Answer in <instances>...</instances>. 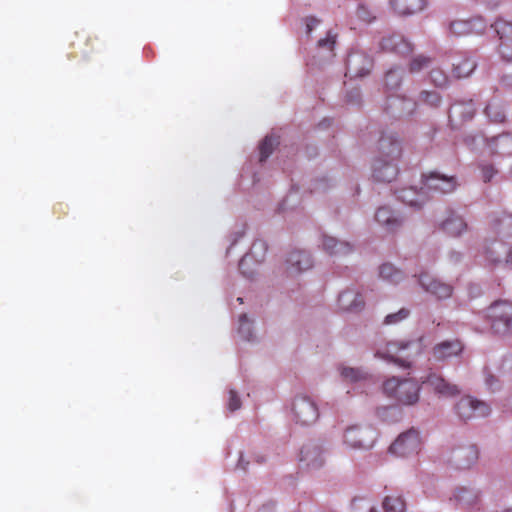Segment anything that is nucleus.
Listing matches in <instances>:
<instances>
[{"label":"nucleus","instance_id":"41","mask_svg":"<svg viewBox=\"0 0 512 512\" xmlns=\"http://www.w3.org/2000/svg\"><path fill=\"white\" fill-rule=\"evenodd\" d=\"M385 86L388 89H395L401 83V75L397 69H390L385 75Z\"/></svg>","mask_w":512,"mask_h":512},{"label":"nucleus","instance_id":"7","mask_svg":"<svg viewBox=\"0 0 512 512\" xmlns=\"http://www.w3.org/2000/svg\"><path fill=\"white\" fill-rule=\"evenodd\" d=\"M421 446L419 433L415 429H410L398 436L391 444L389 450L392 454L400 457H406L418 453Z\"/></svg>","mask_w":512,"mask_h":512},{"label":"nucleus","instance_id":"31","mask_svg":"<svg viewBox=\"0 0 512 512\" xmlns=\"http://www.w3.org/2000/svg\"><path fill=\"white\" fill-rule=\"evenodd\" d=\"M484 113L493 123H503L506 120L504 106L497 98H493L488 102L484 109Z\"/></svg>","mask_w":512,"mask_h":512},{"label":"nucleus","instance_id":"2","mask_svg":"<svg viewBox=\"0 0 512 512\" xmlns=\"http://www.w3.org/2000/svg\"><path fill=\"white\" fill-rule=\"evenodd\" d=\"M424 349L423 337L388 342L383 349H378L376 357L394 362L404 368H410L412 362Z\"/></svg>","mask_w":512,"mask_h":512},{"label":"nucleus","instance_id":"48","mask_svg":"<svg viewBox=\"0 0 512 512\" xmlns=\"http://www.w3.org/2000/svg\"><path fill=\"white\" fill-rule=\"evenodd\" d=\"M481 178L484 182H489L494 175L497 174V170L490 164H483L480 166Z\"/></svg>","mask_w":512,"mask_h":512},{"label":"nucleus","instance_id":"8","mask_svg":"<svg viewBox=\"0 0 512 512\" xmlns=\"http://www.w3.org/2000/svg\"><path fill=\"white\" fill-rule=\"evenodd\" d=\"M456 413L463 420H470L475 417H486L490 414V406L470 396L462 397L456 404Z\"/></svg>","mask_w":512,"mask_h":512},{"label":"nucleus","instance_id":"9","mask_svg":"<svg viewBox=\"0 0 512 512\" xmlns=\"http://www.w3.org/2000/svg\"><path fill=\"white\" fill-rule=\"evenodd\" d=\"M292 411L295 420L302 425L313 424L319 417L318 407L306 396H298L294 399Z\"/></svg>","mask_w":512,"mask_h":512},{"label":"nucleus","instance_id":"22","mask_svg":"<svg viewBox=\"0 0 512 512\" xmlns=\"http://www.w3.org/2000/svg\"><path fill=\"white\" fill-rule=\"evenodd\" d=\"M365 306L362 295L353 290L343 291L338 297V307L344 312H359Z\"/></svg>","mask_w":512,"mask_h":512},{"label":"nucleus","instance_id":"26","mask_svg":"<svg viewBox=\"0 0 512 512\" xmlns=\"http://www.w3.org/2000/svg\"><path fill=\"white\" fill-rule=\"evenodd\" d=\"M427 191L423 185L420 190L414 187L403 188L398 192L397 198L408 206L421 207L426 201Z\"/></svg>","mask_w":512,"mask_h":512},{"label":"nucleus","instance_id":"36","mask_svg":"<svg viewBox=\"0 0 512 512\" xmlns=\"http://www.w3.org/2000/svg\"><path fill=\"white\" fill-rule=\"evenodd\" d=\"M355 15L366 24H370L376 19V12L365 4L358 5Z\"/></svg>","mask_w":512,"mask_h":512},{"label":"nucleus","instance_id":"34","mask_svg":"<svg viewBox=\"0 0 512 512\" xmlns=\"http://www.w3.org/2000/svg\"><path fill=\"white\" fill-rule=\"evenodd\" d=\"M383 509L384 512H405L406 504L401 496H386Z\"/></svg>","mask_w":512,"mask_h":512},{"label":"nucleus","instance_id":"28","mask_svg":"<svg viewBox=\"0 0 512 512\" xmlns=\"http://www.w3.org/2000/svg\"><path fill=\"white\" fill-rule=\"evenodd\" d=\"M441 229L451 236H459L467 230V223L455 212H449L447 218L441 223Z\"/></svg>","mask_w":512,"mask_h":512},{"label":"nucleus","instance_id":"38","mask_svg":"<svg viewBox=\"0 0 512 512\" xmlns=\"http://www.w3.org/2000/svg\"><path fill=\"white\" fill-rule=\"evenodd\" d=\"M437 288L425 290L426 292L434 295L438 299L449 298L453 293V287L450 284L444 282H437Z\"/></svg>","mask_w":512,"mask_h":512},{"label":"nucleus","instance_id":"10","mask_svg":"<svg viewBox=\"0 0 512 512\" xmlns=\"http://www.w3.org/2000/svg\"><path fill=\"white\" fill-rule=\"evenodd\" d=\"M324 464V450L317 442H309L302 446L299 454V465L303 469H318Z\"/></svg>","mask_w":512,"mask_h":512},{"label":"nucleus","instance_id":"44","mask_svg":"<svg viewBox=\"0 0 512 512\" xmlns=\"http://www.w3.org/2000/svg\"><path fill=\"white\" fill-rule=\"evenodd\" d=\"M238 331L245 340L251 339V323L246 314H242L239 318Z\"/></svg>","mask_w":512,"mask_h":512},{"label":"nucleus","instance_id":"1","mask_svg":"<svg viewBox=\"0 0 512 512\" xmlns=\"http://www.w3.org/2000/svg\"><path fill=\"white\" fill-rule=\"evenodd\" d=\"M379 156L373 164V177L378 182H391L398 174L396 161L402 149L394 135H382L378 142Z\"/></svg>","mask_w":512,"mask_h":512},{"label":"nucleus","instance_id":"33","mask_svg":"<svg viewBox=\"0 0 512 512\" xmlns=\"http://www.w3.org/2000/svg\"><path fill=\"white\" fill-rule=\"evenodd\" d=\"M379 276L392 284H398L403 280L404 274L390 263H384L379 268Z\"/></svg>","mask_w":512,"mask_h":512},{"label":"nucleus","instance_id":"14","mask_svg":"<svg viewBox=\"0 0 512 512\" xmlns=\"http://www.w3.org/2000/svg\"><path fill=\"white\" fill-rule=\"evenodd\" d=\"M423 183L427 194L432 191L443 194L451 193L456 189L457 186L455 177H447L437 172L430 173L428 176H426Z\"/></svg>","mask_w":512,"mask_h":512},{"label":"nucleus","instance_id":"20","mask_svg":"<svg viewBox=\"0 0 512 512\" xmlns=\"http://www.w3.org/2000/svg\"><path fill=\"white\" fill-rule=\"evenodd\" d=\"M287 273L291 276L312 267V259L308 253L302 250H294L289 253L286 260Z\"/></svg>","mask_w":512,"mask_h":512},{"label":"nucleus","instance_id":"42","mask_svg":"<svg viewBox=\"0 0 512 512\" xmlns=\"http://www.w3.org/2000/svg\"><path fill=\"white\" fill-rule=\"evenodd\" d=\"M431 59L425 56H417L413 58V60L410 63L409 71L411 73H417L421 71L423 68H426L430 65Z\"/></svg>","mask_w":512,"mask_h":512},{"label":"nucleus","instance_id":"43","mask_svg":"<svg viewBox=\"0 0 512 512\" xmlns=\"http://www.w3.org/2000/svg\"><path fill=\"white\" fill-rule=\"evenodd\" d=\"M419 284L424 290H430L433 288H437V282H441L439 279L433 277L427 272L421 273L419 275Z\"/></svg>","mask_w":512,"mask_h":512},{"label":"nucleus","instance_id":"45","mask_svg":"<svg viewBox=\"0 0 512 512\" xmlns=\"http://www.w3.org/2000/svg\"><path fill=\"white\" fill-rule=\"evenodd\" d=\"M336 37V34H334L332 31H329L325 38H322L318 41L317 45L319 48H324L332 52L336 44Z\"/></svg>","mask_w":512,"mask_h":512},{"label":"nucleus","instance_id":"40","mask_svg":"<svg viewBox=\"0 0 512 512\" xmlns=\"http://www.w3.org/2000/svg\"><path fill=\"white\" fill-rule=\"evenodd\" d=\"M410 315V310L407 308H401L399 311L395 313L388 314L384 319V324L386 325H395L403 320L407 319Z\"/></svg>","mask_w":512,"mask_h":512},{"label":"nucleus","instance_id":"30","mask_svg":"<svg viewBox=\"0 0 512 512\" xmlns=\"http://www.w3.org/2000/svg\"><path fill=\"white\" fill-rule=\"evenodd\" d=\"M452 73L457 78L469 76L476 68L475 61L465 55H458L452 60Z\"/></svg>","mask_w":512,"mask_h":512},{"label":"nucleus","instance_id":"49","mask_svg":"<svg viewBox=\"0 0 512 512\" xmlns=\"http://www.w3.org/2000/svg\"><path fill=\"white\" fill-rule=\"evenodd\" d=\"M241 407V400L235 390L229 391L228 409L231 412L236 411Z\"/></svg>","mask_w":512,"mask_h":512},{"label":"nucleus","instance_id":"55","mask_svg":"<svg viewBox=\"0 0 512 512\" xmlns=\"http://www.w3.org/2000/svg\"><path fill=\"white\" fill-rule=\"evenodd\" d=\"M506 512H512V509H510V510H508V511H506Z\"/></svg>","mask_w":512,"mask_h":512},{"label":"nucleus","instance_id":"46","mask_svg":"<svg viewBox=\"0 0 512 512\" xmlns=\"http://www.w3.org/2000/svg\"><path fill=\"white\" fill-rule=\"evenodd\" d=\"M431 81L438 87H443L448 82V77L440 69H433L430 72Z\"/></svg>","mask_w":512,"mask_h":512},{"label":"nucleus","instance_id":"51","mask_svg":"<svg viewBox=\"0 0 512 512\" xmlns=\"http://www.w3.org/2000/svg\"><path fill=\"white\" fill-rule=\"evenodd\" d=\"M318 24H319L318 19H316L314 17H308L306 19L307 32L310 33Z\"/></svg>","mask_w":512,"mask_h":512},{"label":"nucleus","instance_id":"17","mask_svg":"<svg viewBox=\"0 0 512 512\" xmlns=\"http://www.w3.org/2000/svg\"><path fill=\"white\" fill-rule=\"evenodd\" d=\"M450 501L454 503L457 509L469 511L479 502V494L472 488L458 487Z\"/></svg>","mask_w":512,"mask_h":512},{"label":"nucleus","instance_id":"4","mask_svg":"<svg viewBox=\"0 0 512 512\" xmlns=\"http://www.w3.org/2000/svg\"><path fill=\"white\" fill-rule=\"evenodd\" d=\"M491 327L497 334H512V302L508 300L495 301L488 310Z\"/></svg>","mask_w":512,"mask_h":512},{"label":"nucleus","instance_id":"13","mask_svg":"<svg viewBox=\"0 0 512 512\" xmlns=\"http://www.w3.org/2000/svg\"><path fill=\"white\" fill-rule=\"evenodd\" d=\"M478 459V449L475 445H463L451 451L449 462L456 469H469Z\"/></svg>","mask_w":512,"mask_h":512},{"label":"nucleus","instance_id":"37","mask_svg":"<svg viewBox=\"0 0 512 512\" xmlns=\"http://www.w3.org/2000/svg\"><path fill=\"white\" fill-rule=\"evenodd\" d=\"M341 376L350 382H358L360 380H365L367 378V374L360 369L344 367L341 370Z\"/></svg>","mask_w":512,"mask_h":512},{"label":"nucleus","instance_id":"50","mask_svg":"<svg viewBox=\"0 0 512 512\" xmlns=\"http://www.w3.org/2000/svg\"><path fill=\"white\" fill-rule=\"evenodd\" d=\"M485 383L487 387L494 391L499 387L498 379H496L492 374H487L485 377Z\"/></svg>","mask_w":512,"mask_h":512},{"label":"nucleus","instance_id":"15","mask_svg":"<svg viewBox=\"0 0 512 512\" xmlns=\"http://www.w3.org/2000/svg\"><path fill=\"white\" fill-rule=\"evenodd\" d=\"M485 30V23L482 18L469 20H454L449 25V31L454 36H466L473 33H482Z\"/></svg>","mask_w":512,"mask_h":512},{"label":"nucleus","instance_id":"23","mask_svg":"<svg viewBox=\"0 0 512 512\" xmlns=\"http://www.w3.org/2000/svg\"><path fill=\"white\" fill-rule=\"evenodd\" d=\"M475 114V106L472 100L456 102L449 109V120L454 125L471 120Z\"/></svg>","mask_w":512,"mask_h":512},{"label":"nucleus","instance_id":"5","mask_svg":"<svg viewBox=\"0 0 512 512\" xmlns=\"http://www.w3.org/2000/svg\"><path fill=\"white\" fill-rule=\"evenodd\" d=\"M482 254L488 265L510 267L512 264V249L503 241L486 240Z\"/></svg>","mask_w":512,"mask_h":512},{"label":"nucleus","instance_id":"12","mask_svg":"<svg viewBox=\"0 0 512 512\" xmlns=\"http://www.w3.org/2000/svg\"><path fill=\"white\" fill-rule=\"evenodd\" d=\"M493 27L500 39L498 49L502 59L512 63V22L499 19Z\"/></svg>","mask_w":512,"mask_h":512},{"label":"nucleus","instance_id":"32","mask_svg":"<svg viewBox=\"0 0 512 512\" xmlns=\"http://www.w3.org/2000/svg\"><path fill=\"white\" fill-rule=\"evenodd\" d=\"M493 230L503 237H512V214L503 213L492 220Z\"/></svg>","mask_w":512,"mask_h":512},{"label":"nucleus","instance_id":"19","mask_svg":"<svg viewBox=\"0 0 512 512\" xmlns=\"http://www.w3.org/2000/svg\"><path fill=\"white\" fill-rule=\"evenodd\" d=\"M375 220L388 232H394L403 224V218L389 206H381L375 213Z\"/></svg>","mask_w":512,"mask_h":512},{"label":"nucleus","instance_id":"39","mask_svg":"<svg viewBox=\"0 0 512 512\" xmlns=\"http://www.w3.org/2000/svg\"><path fill=\"white\" fill-rule=\"evenodd\" d=\"M78 38V44H83L84 47H80V50L83 55H87L89 52L93 50V42L96 40V37H92L86 32L76 33Z\"/></svg>","mask_w":512,"mask_h":512},{"label":"nucleus","instance_id":"35","mask_svg":"<svg viewBox=\"0 0 512 512\" xmlns=\"http://www.w3.org/2000/svg\"><path fill=\"white\" fill-rule=\"evenodd\" d=\"M278 144V139L273 136H266L259 146L260 161L264 162L273 152Z\"/></svg>","mask_w":512,"mask_h":512},{"label":"nucleus","instance_id":"27","mask_svg":"<svg viewBox=\"0 0 512 512\" xmlns=\"http://www.w3.org/2000/svg\"><path fill=\"white\" fill-rule=\"evenodd\" d=\"M322 249L331 256H344L352 251L348 242L340 241L332 236L323 235Z\"/></svg>","mask_w":512,"mask_h":512},{"label":"nucleus","instance_id":"18","mask_svg":"<svg viewBox=\"0 0 512 512\" xmlns=\"http://www.w3.org/2000/svg\"><path fill=\"white\" fill-rule=\"evenodd\" d=\"M463 348L464 346L459 339L445 340L433 347L432 355L436 361H445L460 355Z\"/></svg>","mask_w":512,"mask_h":512},{"label":"nucleus","instance_id":"54","mask_svg":"<svg viewBox=\"0 0 512 512\" xmlns=\"http://www.w3.org/2000/svg\"><path fill=\"white\" fill-rule=\"evenodd\" d=\"M366 509L368 510V512H377L375 507L371 506L370 504H366Z\"/></svg>","mask_w":512,"mask_h":512},{"label":"nucleus","instance_id":"24","mask_svg":"<svg viewBox=\"0 0 512 512\" xmlns=\"http://www.w3.org/2000/svg\"><path fill=\"white\" fill-rule=\"evenodd\" d=\"M489 155L512 156V135L502 134L491 138L486 143Z\"/></svg>","mask_w":512,"mask_h":512},{"label":"nucleus","instance_id":"29","mask_svg":"<svg viewBox=\"0 0 512 512\" xmlns=\"http://www.w3.org/2000/svg\"><path fill=\"white\" fill-rule=\"evenodd\" d=\"M393 10L402 16L422 11L426 5L425 0H390Z\"/></svg>","mask_w":512,"mask_h":512},{"label":"nucleus","instance_id":"52","mask_svg":"<svg viewBox=\"0 0 512 512\" xmlns=\"http://www.w3.org/2000/svg\"><path fill=\"white\" fill-rule=\"evenodd\" d=\"M500 86L502 89H508L512 87V76H504L500 80Z\"/></svg>","mask_w":512,"mask_h":512},{"label":"nucleus","instance_id":"6","mask_svg":"<svg viewBox=\"0 0 512 512\" xmlns=\"http://www.w3.org/2000/svg\"><path fill=\"white\" fill-rule=\"evenodd\" d=\"M375 429L367 425H353L344 432V443L353 449H370L376 441Z\"/></svg>","mask_w":512,"mask_h":512},{"label":"nucleus","instance_id":"11","mask_svg":"<svg viewBox=\"0 0 512 512\" xmlns=\"http://www.w3.org/2000/svg\"><path fill=\"white\" fill-rule=\"evenodd\" d=\"M373 66L372 58L364 52H351L346 60V76L363 77L369 74Z\"/></svg>","mask_w":512,"mask_h":512},{"label":"nucleus","instance_id":"53","mask_svg":"<svg viewBox=\"0 0 512 512\" xmlns=\"http://www.w3.org/2000/svg\"><path fill=\"white\" fill-rule=\"evenodd\" d=\"M248 465V462H244L243 457L241 456L238 462V467H240L243 470H246V466Z\"/></svg>","mask_w":512,"mask_h":512},{"label":"nucleus","instance_id":"25","mask_svg":"<svg viewBox=\"0 0 512 512\" xmlns=\"http://www.w3.org/2000/svg\"><path fill=\"white\" fill-rule=\"evenodd\" d=\"M267 250V245L262 240H257L252 244L250 251L242 257L239 262V269L242 274L247 277H252V273L247 272L245 267L248 266L252 261L260 263L264 259L265 252Z\"/></svg>","mask_w":512,"mask_h":512},{"label":"nucleus","instance_id":"21","mask_svg":"<svg viewBox=\"0 0 512 512\" xmlns=\"http://www.w3.org/2000/svg\"><path fill=\"white\" fill-rule=\"evenodd\" d=\"M380 47L383 51L393 52L402 56L409 55L413 50L411 43L397 34L384 37L380 42Z\"/></svg>","mask_w":512,"mask_h":512},{"label":"nucleus","instance_id":"16","mask_svg":"<svg viewBox=\"0 0 512 512\" xmlns=\"http://www.w3.org/2000/svg\"><path fill=\"white\" fill-rule=\"evenodd\" d=\"M423 383L427 384L436 394L442 397H453L460 393L457 385L448 382L441 375L434 372L430 373Z\"/></svg>","mask_w":512,"mask_h":512},{"label":"nucleus","instance_id":"3","mask_svg":"<svg viewBox=\"0 0 512 512\" xmlns=\"http://www.w3.org/2000/svg\"><path fill=\"white\" fill-rule=\"evenodd\" d=\"M384 393L405 405H412L419 400L420 385L413 379L392 377L383 383Z\"/></svg>","mask_w":512,"mask_h":512},{"label":"nucleus","instance_id":"47","mask_svg":"<svg viewBox=\"0 0 512 512\" xmlns=\"http://www.w3.org/2000/svg\"><path fill=\"white\" fill-rule=\"evenodd\" d=\"M420 98L425 103L434 107L438 106L441 100L439 94L435 91H422Z\"/></svg>","mask_w":512,"mask_h":512}]
</instances>
